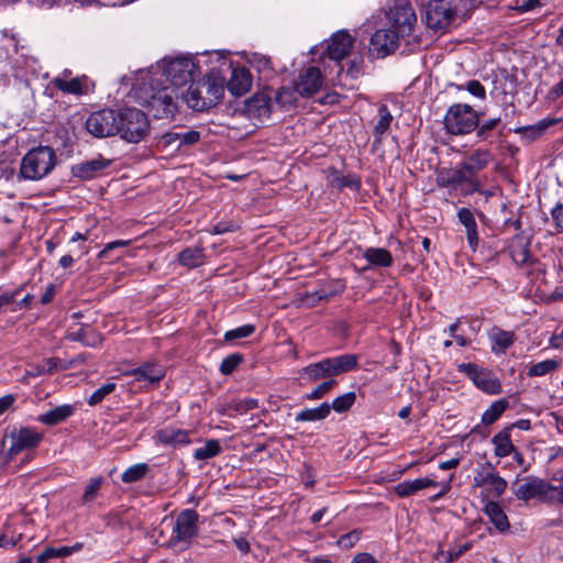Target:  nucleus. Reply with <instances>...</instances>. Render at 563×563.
<instances>
[{
  "label": "nucleus",
  "instance_id": "f257e3e1",
  "mask_svg": "<svg viewBox=\"0 0 563 563\" xmlns=\"http://www.w3.org/2000/svg\"><path fill=\"white\" fill-rule=\"evenodd\" d=\"M181 95L178 88L164 85L157 78L143 81L135 90L137 102L146 107L156 119H174Z\"/></svg>",
  "mask_w": 563,
  "mask_h": 563
},
{
  "label": "nucleus",
  "instance_id": "f03ea898",
  "mask_svg": "<svg viewBox=\"0 0 563 563\" xmlns=\"http://www.w3.org/2000/svg\"><path fill=\"white\" fill-rule=\"evenodd\" d=\"M224 82L225 78L219 71H211L203 79L191 82L181 97L194 111H208L222 100Z\"/></svg>",
  "mask_w": 563,
  "mask_h": 563
},
{
  "label": "nucleus",
  "instance_id": "7ed1b4c3",
  "mask_svg": "<svg viewBox=\"0 0 563 563\" xmlns=\"http://www.w3.org/2000/svg\"><path fill=\"white\" fill-rule=\"evenodd\" d=\"M57 164L55 150L48 145H38L29 150L21 158L19 178L38 181L48 176Z\"/></svg>",
  "mask_w": 563,
  "mask_h": 563
},
{
  "label": "nucleus",
  "instance_id": "20e7f679",
  "mask_svg": "<svg viewBox=\"0 0 563 563\" xmlns=\"http://www.w3.org/2000/svg\"><path fill=\"white\" fill-rule=\"evenodd\" d=\"M358 356L355 354H342L334 357H327L317 363L309 364L300 372L308 382H317L323 378L333 377L357 368Z\"/></svg>",
  "mask_w": 563,
  "mask_h": 563
},
{
  "label": "nucleus",
  "instance_id": "39448f33",
  "mask_svg": "<svg viewBox=\"0 0 563 563\" xmlns=\"http://www.w3.org/2000/svg\"><path fill=\"white\" fill-rule=\"evenodd\" d=\"M118 134L129 143H139L150 132V120L147 115L136 108H124L118 110Z\"/></svg>",
  "mask_w": 563,
  "mask_h": 563
},
{
  "label": "nucleus",
  "instance_id": "423d86ee",
  "mask_svg": "<svg viewBox=\"0 0 563 563\" xmlns=\"http://www.w3.org/2000/svg\"><path fill=\"white\" fill-rule=\"evenodd\" d=\"M198 521L199 514L196 510L185 509L180 511L175 520L167 547L176 551L188 549L192 540L198 536Z\"/></svg>",
  "mask_w": 563,
  "mask_h": 563
},
{
  "label": "nucleus",
  "instance_id": "0eeeda50",
  "mask_svg": "<svg viewBox=\"0 0 563 563\" xmlns=\"http://www.w3.org/2000/svg\"><path fill=\"white\" fill-rule=\"evenodd\" d=\"M443 125L449 134H468L477 126V112L468 104H452L444 115Z\"/></svg>",
  "mask_w": 563,
  "mask_h": 563
},
{
  "label": "nucleus",
  "instance_id": "6e6552de",
  "mask_svg": "<svg viewBox=\"0 0 563 563\" xmlns=\"http://www.w3.org/2000/svg\"><path fill=\"white\" fill-rule=\"evenodd\" d=\"M457 7L454 0H429L426 10V24L433 31H444L454 21Z\"/></svg>",
  "mask_w": 563,
  "mask_h": 563
},
{
  "label": "nucleus",
  "instance_id": "1a4fd4ad",
  "mask_svg": "<svg viewBox=\"0 0 563 563\" xmlns=\"http://www.w3.org/2000/svg\"><path fill=\"white\" fill-rule=\"evenodd\" d=\"M198 69L191 57L179 56L163 59V75L168 86L180 88L194 79Z\"/></svg>",
  "mask_w": 563,
  "mask_h": 563
},
{
  "label": "nucleus",
  "instance_id": "9d476101",
  "mask_svg": "<svg viewBox=\"0 0 563 563\" xmlns=\"http://www.w3.org/2000/svg\"><path fill=\"white\" fill-rule=\"evenodd\" d=\"M117 119L118 110L104 108L91 112L85 122V128L95 137H111L118 134Z\"/></svg>",
  "mask_w": 563,
  "mask_h": 563
},
{
  "label": "nucleus",
  "instance_id": "9b49d317",
  "mask_svg": "<svg viewBox=\"0 0 563 563\" xmlns=\"http://www.w3.org/2000/svg\"><path fill=\"white\" fill-rule=\"evenodd\" d=\"M512 489L514 495L518 500L527 503L536 498L545 503L547 499L550 498L548 496V490L552 488L550 487V482L529 475L521 479L517 478V481L512 483Z\"/></svg>",
  "mask_w": 563,
  "mask_h": 563
},
{
  "label": "nucleus",
  "instance_id": "f8f14e48",
  "mask_svg": "<svg viewBox=\"0 0 563 563\" xmlns=\"http://www.w3.org/2000/svg\"><path fill=\"white\" fill-rule=\"evenodd\" d=\"M459 372L464 373L485 394L498 395L503 391L499 378L489 369L474 363H463L459 365Z\"/></svg>",
  "mask_w": 563,
  "mask_h": 563
},
{
  "label": "nucleus",
  "instance_id": "ddd939ff",
  "mask_svg": "<svg viewBox=\"0 0 563 563\" xmlns=\"http://www.w3.org/2000/svg\"><path fill=\"white\" fill-rule=\"evenodd\" d=\"M437 184L440 187L461 188L465 194L479 191L481 183H474L464 166L460 163L455 168H442L437 175Z\"/></svg>",
  "mask_w": 563,
  "mask_h": 563
},
{
  "label": "nucleus",
  "instance_id": "4468645a",
  "mask_svg": "<svg viewBox=\"0 0 563 563\" xmlns=\"http://www.w3.org/2000/svg\"><path fill=\"white\" fill-rule=\"evenodd\" d=\"M401 37L394 29H379L371 37V51L379 58L394 53Z\"/></svg>",
  "mask_w": 563,
  "mask_h": 563
},
{
  "label": "nucleus",
  "instance_id": "2eb2a0df",
  "mask_svg": "<svg viewBox=\"0 0 563 563\" xmlns=\"http://www.w3.org/2000/svg\"><path fill=\"white\" fill-rule=\"evenodd\" d=\"M111 163V159L104 158L101 154H99L93 159L71 165L70 174L73 177L78 178L79 180H91L101 175L104 169L110 167Z\"/></svg>",
  "mask_w": 563,
  "mask_h": 563
},
{
  "label": "nucleus",
  "instance_id": "dca6fc26",
  "mask_svg": "<svg viewBox=\"0 0 563 563\" xmlns=\"http://www.w3.org/2000/svg\"><path fill=\"white\" fill-rule=\"evenodd\" d=\"M43 439V434L33 428H20L16 432L11 434V446L9 449L10 455L19 454L20 452L29 449L36 448Z\"/></svg>",
  "mask_w": 563,
  "mask_h": 563
},
{
  "label": "nucleus",
  "instance_id": "f3484780",
  "mask_svg": "<svg viewBox=\"0 0 563 563\" xmlns=\"http://www.w3.org/2000/svg\"><path fill=\"white\" fill-rule=\"evenodd\" d=\"M322 82L323 77L320 69L311 66L300 74L296 90L301 97H311L320 90Z\"/></svg>",
  "mask_w": 563,
  "mask_h": 563
},
{
  "label": "nucleus",
  "instance_id": "a211bd4d",
  "mask_svg": "<svg viewBox=\"0 0 563 563\" xmlns=\"http://www.w3.org/2000/svg\"><path fill=\"white\" fill-rule=\"evenodd\" d=\"M505 130V124L501 118H493L487 120H479V113H477V126L475 128L476 137L478 142H485L493 144L499 139Z\"/></svg>",
  "mask_w": 563,
  "mask_h": 563
},
{
  "label": "nucleus",
  "instance_id": "6ab92c4d",
  "mask_svg": "<svg viewBox=\"0 0 563 563\" xmlns=\"http://www.w3.org/2000/svg\"><path fill=\"white\" fill-rule=\"evenodd\" d=\"M416 21V14L410 5H398L391 11V29L400 34L401 37L411 34Z\"/></svg>",
  "mask_w": 563,
  "mask_h": 563
},
{
  "label": "nucleus",
  "instance_id": "aec40b11",
  "mask_svg": "<svg viewBox=\"0 0 563 563\" xmlns=\"http://www.w3.org/2000/svg\"><path fill=\"white\" fill-rule=\"evenodd\" d=\"M492 161L493 155L488 150L477 148L461 163L470 178L474 183H479L477 174L485 169Z\"/></svg>",
  "mask_w": 563,
  "mask_h": 563
},
{
  "label": "nucleus",
  "instance_id": "412c9836",
  "mask_svg": "<svg viewBox=\"0 0 563 563\" xmlns=\"http://www.w3.org/2000/svg\"><path fill=\"white\" fill-rule=\"evenodd\" d=\"M244 112L250 119H268L272 112L271 98L265 93L254 95L245 100Z\"/></svg>",
  "mask_w": 563,
  "mask_h": 563
},
{
  "label": "nucleus",
  "instance_id": "4be33fe9",
  "mask_svg": "<svg viewBox=\"0 0 563 563\" xmlns=\"http://www.w3.org/2000/svg\"><path fill=\"white\" fill-rule=\"evenodd\" d=\"M474 484L478 487H487L488 493L495 497L501 496L508 486L507 481L497 472H478L474 477Z\"/></svg>",
  "mask_w": 563,
  "mask_h": 563
},
{
  "label": "nucleus",
  "instance_id": "5701e85b",
  "mask_svg": "<svg viewBox=\"0 0 563 563\" xmlns=\"http://www.w3.org/2000/svg\"><path fill=\"white\" fill-rule=\"evenodd\" d=\"M354 38L346 31L336 32L328 45V56L336 62L345 58L351 52Z\"/></svg>",
  "mask_w": 563,
  "mask_h": 563
},
{
  "label": "nucleus",
  "instance_id": "b1692460",
  "mask_svg": "<svg viewBox=\"0 0 563 563\" xmlns=\"http://www.w3.org/2000/svg\"><path fill=\"white\" fill-rule=\"evenodd\" d=\"M156 439L164 445H170L173 448L186 446L191 443L190 431L166 427L156 432Z\"/></svg>",
  "mask_w": 563,
  "mask_h": 563
},
{
  "label": "nucleus",
  "instance_id": "393cba45",
  "mask_svg": "<svg viewBox=\"0 0 563 563\" xmlns=\"http://www.w3.org/2000/svg\"><path fill=\"white\" fill-rule=\"evenodd\" d=\"M560 120L555 118H544L534 124L519 126L514 132L521 136V139L528 143H531L541 137L545 131L556 124Z\"/></svg>",
  "mask_w": 563,
  "mask_h": 563
},
{
  "label": "nucleus",
  "instance_id": "a878e982",
  "mask_svg": "<svg viewBox=\"0 0 563 563\" xmlns=\"http://www.w3.org/2000/svg\"><path fill=\"white\" fill-rule=\"evenodd\" d=\"M252 87V76L244 67L234 68L228 80V90L236 97L246 93Z\"/></svg>",
  "mask_w": 563,
  "mask_h": 563
},
{
  "label": "nucleus",
  "instance_id": "bb28decb",
  "mask_svg": "<svg viewBox=\"0 0 563 563\" xmlns=\"http://www.w3.org/2000/svg\"><path fill=\"white\" fill-rule=\"evenodd\" d=\"M200 137V132L196 130H188L185 132L169 131L163 134L161 143L164 146L176 145V148L179 150L181 146H190L198 143Z\"/></svg>",
  "mask_w": 563,
  "mask_h": 563
},
{
  "label": "nucleus",
  "instance_id": "cd10ccee",
  "mask_svg": "<svg viewBox=\"0 0 563 563\" xmlns=\"http://www.w3.org/2000/svg\"><path fill=\"white\" fill-rule=\"evenodd\" d=\"M457 219L465 228L468 246L473 252H475L478 246L479 238L473 211L468 208H461L457 210Z\"/></svg>",
  "mask_w": 563,
  "mask_h": 563
},
{
  "label": "nucleus",
  "instance_id": "c85d7f7f",
  "mask_svg": "<svg viewBox=\"0 0 563 563\" xmlns=\"http://www.w3.org/2000/svg\"><path fill=\"white\" fill-rule=\"evenodd\" d=\"M484 512L489 518L496 530L504 533L510 528V523L504 509L497 501L487 500L484 506Z\"/></svg>",
  "mask_w": 563,
  "mask_h": 563
},
{
  "label": "nucleus",
  "instance_id": "c756f323",
  "mask_svg": "<svg viewBox=\"0 0 563 563\" xmlns=\"http://www.w3.org/2000/svg\"><path fill=\"white\" fill-rule=\"evenodd\" d=\"M435 486H438V482L428 477H422L413 481H404L397 484L394 487V490L399 497L405 498L415 495L419 490Z\"/></svg>",
  "mask_w": 563,
  "mask_h": 563
},
{
  "label": "nucleus",
  "instance_id": "7c9ffc66",
  "mask_svg": "<svg viewBox=\"0 0 563 563\" xmlns=\"http://www.w3.org/2000/svg\"><path fill=\"white\" fill-rule=\"evenodd\" d=\"M65 368L66 367L62 366V361L58 357H47L44 358L41 363L31 364L26 369L25 375L30 377L52 375L57 371Z\"/></svg>",
  "mask_w": 563,
  "mask_h": 563
},
{
  "label": "nucleus",
  "instance_id": "2f4dec72",
  "mask_svg": "<svg viewBox=\"0 0 563 563\" xmlns=\"http://www.w3.org/2000/svg\"><path fill=\"white\" fill-rule=\"evenodd\" d=\"M363 257L371 266L376 267H390L394 263L391 253L384 247H367Z\"/></svg>",
  "mask_w": 563,
  "mask_h": 563
},
{
  "label": "nucleus",
  "instance_id": "473e14b6",
  "mask_svg": "<svg viewBox=\"0 0 563 563\" xmlns=\"http://www.w3.org/2000/svg\"><path fill=\"white\" fill-rule=\"evenodd\" d=\"M492 443L495 446V455L498 457H506L516 451L510 438V428L507 427L493 437Z\"/></svg>",
  "mask_w": 563,
  "mask_h": 563
},
{
  "label": "nucleus",
  "instance_id": "72a5a7b5",
  "mask_svg": "<svg viewBox=\"0 0 563 563\" xmlns=\"http://www.w3.org/2000/svg\"><path fill=\"white\" fill-rule=\"evenodd\" d=\"M178 263L187 268H196L205 263L203 249L197 246H188L184 249L177 256Z\"/></svg>",
  "mask_w": 563,
  "mask_h": 563
},
{
  "label": "nucleus",
  "instance_id": "f704fd0d",
  "mask_svg": "<svg viewBox=\"0 0 563 563\" xmlns=\"http://www.w3.org/2000/svg\"><path fill=\"white\" fill-rule=\"evenodd\" d=\"M86 78H73L70 80H66L60 77H56L52 80L53 86L64 93L81 96L87 92L85 87Z\"/></svg>",
  "mask_w": 563,
  "mask_h": 563
},
{
  "label": "nucleus",
  "instance_id": "c9c22d12",
  "mask_svg": "<svg viewBox=\"0 0 563 563\" xmlns=\"http://www.w3.org/2000/svg\"><path fill=\"white\" fill-rule=\"evenodd\" d=\"M131 375H134L137 380H147L150 383H157L164 376V368L159 365L153 363H146L131 372Z\"/></svg>",
  "mask_w": 563,
  "mask_h": 563
},
{
  "label": "nucleus",
  "instance_id": "e433bc0d",
  "mask_svg": "<svg viewBox=\"0 0 563 563\" xmlns=\"http://www.w3.org/2000/svg\"><path fill=\"white\" fill-rule=\"evenodd\" d=\"M73 412L74 409L70 405L58 406L41 415L38 421L46 426H56L69 418Z\"/></svg>",
  "mask_w": 563,
  "mask_h": 563
},
{
  "label": "nucleus",
  "instance_id": "4c0bfd02",
  "mask_svg": "<svg viewBox=\"0 0 563 563\" xmlns=\"http://www.w3.org/2000/svg\"><path fill=\"white\" fill-rule=\"evenodd\" d=\"M331 412L329 402H322L316 408H306L296 415L297 422H311L325 419Z\"/></svg>",
  "mask_w": 563,
  "mask_h": 563
},
{
  "label": "nucleus",
  "instance_id": "58836bf2",
  "mask_svg": "<svg viewBox=\"0 0 563 563\" xmlns=\"http://www.w3.org/2000/svg\"><path fill=\"white\" fill-rule=\"evenodd\" d=\"M509 407V401L506 398H501L492 402V405L483 412L482 415V423L485 426H490L495 423L501 415Z\"/></svg>",
  "mask_w": 563,
  "mask_h": 563
},
{
  "label": "nucleus",
  "instance_id": "ea45409f",
  "mask_svg": "<svg viewBox=\"0 0 563 563\" xmlns=\"http://www.w3.org/2000/svg\"><path fill=\"white\" fill-rule=\"evenodd\" d=\"M378 120L377 123L374 125V136L376 139V142H380L383 135L387 132V130L390 126V123L394 120L393 114L390 113L388 107L386 104H380L377 110Z\"/></svg>",
  "mask_w": 563,
  "mask_h": 563
},
{
  "label": "nucleus",
  "instance_id": "a19ab883",
  "mask_svg": "<svg viewBox=\"0 0 563 563\" xmlns=\"http://www.w3.org/2000/svg\"><path fill=\"white\" fill-rule=\"evenodd\" d=\"M222 452V446L217 439L207 440L205 445L194 451V459L197 461H207L218 456Z\"/></svg>",
  "mask_w": 563,
  "mask_h": 563
},
{
  "label": "nucleus",
  "instance_id": "79ce46f5",
  "mask_svg": "<svg viewBox=\"0 0 563 563\" xmlns=\"http://www.w3.org/2000/svg\"><path fill=\"white\" fill-rule=\"evenodd\" d=\"M103 483L104 478L102 476L90 478L81 496L80 504L82 506H88L92 501H95L96 498L99 496Z\"/></svg>",
  "mask_w": 563,
  "mask_h": 563
},
{
  "label": "nucleus",
  "instance_id": "37998d69",
  "mask_svg": "<svg viewBox=\"0 0 563 563\" xmlns=\"http://www.w3.org/2000/svg\"><path fill=\"white\" fill-rule=\"evenodd\" d=\"M494 345L498 346L500 351L509 349L515 342V334L510 331H505L500 328H493L489 334Z\"/></svg>",
  "mask_w": 563,
  "mask_h": 563
},
{
  "label": "nucleus",
  "instance_id": "c03bdc74",
  "mask_svg": "<svg viewBox=\"0 0 563 563\" xmlns=\"http://www.w3.org/2000/svg\"><path fill=\"white\" fill-rule=\"evenodd\" d=\"M150 472L146 463H137L128 467L121 475V479L125 484H132L143 479Z\"/></svg>",
  "mask_w": 563,
  "mask_h": 563
},
{
  "label": "nucleus",
  "instance_id": "a18cd8bd",
  "mask_svg": "<svg viewBox=\"0 0 563 563\" xmlns=\"http://www.w3.org/2000/svg\"><path fill=\"white\" fill-rule=\"evenodd\" d=\"M560 366V362L553 358L544 360L531 365L528 369L529 377L544 376Z\"/></svg>",
  "mask_w": 563,
  "mask_h": 563
},
{
  "label": "nucleus",
  "instance_id": "49530a36",
  "mask_svg": "<svg viewBox=\"0 0 563 563\" xmlns=\"http://www.w3.org/2000/svg\"><path fill=\"white\" fill-rule=\"evenodd\" d=\"M355 400L356 394L354 391H349L334 398L332 404H330V407L335 412L343 413L354 405Z\"/></svg>",
  "mask_w": 563,
  "mask_h": 563
},
{
  "label": "nucleus",
  "instance_id": "de8ad7c7",
  "mask_svg": "<svg viewBox=\"0 0 563 563\" xmlns=\"http://www.w3.org/2000/svg\"><path fill=\"white\" fill-rule=\"evenodd\" d=\"M296 93H298L296 87L294 89L290 87H282L275 95V101L282 108L292 107L297 101Z\"/></svg>",
  "mask_w": 563,
  "mask_h": 563
},
{
  "label": "nucleus",
  "instance_id": "09e8293b",
  "mask_svg": "<svg viewBox=\"0 0 563 563\" xmlns=\"http://www.w3.org/2000/svg\"><path fill=\"white\" fill-rule=\"evenodd\" d=\"M244 357L241 353H232L224 357L220 364L219 371L222 375H231L238 366L243 362Z\"/></svg>",
  "mask_w": 563,
  "mask_h": 563
},
{
  "label": "nucleus",
  "instance_id": "8fccbe9b",
  "mask_svg": "<svg viewBox=\"0 0 563 563\" xmlns=\"http://www.w3.org/2000/svg\"><path fill=\"white\" fill-rule=\"evenodd\" d=\"M470 549H471V544L465 543V544L459 545L454 549H450L448 551L440 550L437 553L435 558L439 561H441L442 563H451L454 560H456L457 558H460L464 552L468 551Z\"/></svg>",
  "mask_w": 563,
  "mask_h": 563
},
{
  "label": "nucleus",
  "instance_id": "3c124183",
  "mask_svg": "<svg viewBox=\"0 0 563 563\" xmlns=\"http://www.w3.org/2000/svg\"><path fill=\"white\" fill-rule=\"evenodd\" d=\"M117 388V385L114 383H107L96 389L90 397L88 398L87 402L89 406H97L100 404L108 395H110L112 391H114Z\"/></svg>",
  "mask_w": 563,
  "mask_h": 563
},
{
  "label": "nucleus",
  "instance_id": "603ef678",
  "mask_svg": "<svg viewBox=\"0 0 563 563\" xmlns=\"http://www.w3.org/2000/svg\"><path fill=\"white\" fill-rule=\"evenodd\" d=\"M255 332V325L243 324L235 329L229 330L224 333L223 338L225 341L231 342L239 339H244L252 335Z\"/></svg>",
  "mask_w": 563,
  "mask_h": 563
},
{
  "label": "nucleus",
  "instance_id": "864d4df0",
  "mask_svg": "<svg viewBox=\"0 0 563 563\" xmlns=\"http://www.w3.org/2000/svg\"><path fill=\"white\" fill-rule=\"evenodd\" d=\"M335 385H336V380H334V379L324 380L321 384H319L317 387H314L309 394H307L306 398L309 400L321 399Z\"/></svg>",
  "mask_w": 563,
  "mask_h": 563
},
{
  "label": "nucleus",
  "instance_id": "5fc2aeb1",
  "mask_svg": "<svg viewBox=\"0 0 563 563\" xmlns=\"http://www.w3.org/2000/svg\"><path fill=\"white\" fill-rule=\"evenodd\" d=\"M510 254H511L514 262L517 265L528 264L529 260L531 257L529 249L525 244L512 245L510 249Z\"/></svg>",
  "mask_w": 563,
  "mask_h": 563
},
{
  "label": "nucleus",
  "instance_id": "6e6d98bb",
  "mask_svg": "<svg viewBox=\"0 0 563 563\" xmlns=\"http://www.w3.org/2000/svg\"><path fill=\"white\" fill-rule=\"evenodd\" d=\"M257 407L258 400L255 398H247L229 405V409H233L238 413H245L250 410L256 409Z\"/></svg>",
  "mask_w": 563,
  "mask_h": 563
},
{
  "label": "nucleus",
  "instance_id": "4d7b16f0",
  "mask_svg": "<svg viewBox=\"0 0 563 563\" xmlns=\"http://www.w3.org/2000/svg\"><path fill=\"white\" fill-rule=\"evenodd\" d=\"M130 244H131V240H115V241L109 242L99 252L98 258H100V260L110 258L111 252L115 251L117 249L126 247Z\"/></svg>",
  "mask_w": 563,
  "mask_h": 563
},
{
  "label": "nucleus",
  "instance_id": "13d9d810",
  "mask_svg": "<svg viewBox=\"0 0 563 563\" xmlns=\"http://www.w3.org/2000/svg\"><path fill=\"white\" fill-rule=\"evenodd\" d=\"M361 538V530L354 529L343 536H341L338 540L339 547L343 549H351L355 545V543Z\"/></svg>",
  "mask_w": 563,
  "mask_h": 563
},
{
  "label": "nucleus",
  "instance_id": "bf43d9fd",
  "mask_svg": "<svg viewBox=\"0 0 563 563\" xmlns=\"http://www.w3.org/2000/svg\"><path fill=\"white\" fill-rule=\"evenodd\" d=\"M550 487L552 489L548 490V496L550 497L547 499L545 503L548 504H561L563 505V485L555 486L550 483Z\"/></svg>",
  "mask_w": 563,
  "mask_h": 563
},
{
  "label": "nucleus",
  "instance_id": "052dcab7",
  "mask_svg": "<svg viewBox=\"0 0 563 563\" xmlns=\"http://www.w3.org/2000/svg\"><path fill=\"white\" fill-rule=\"evenodd\" d=\"M465 89L473 96L484 99L486 96L485 87L476 79L470 80Z\"/></svg>",
  "mask_w": 563,
  "mask_h": 563
},
{
  "label": "nucleus",
  "instance_id": "680f3d73",
  "mask_svg": "<svg viewBox=\"0 0 563 563\" xmlns=\"http://www.w3.org/2000/svg\"><path fill=\"white\" fill-rule=\"evenodd\" d=\"M336 186L343 188L347 187L351 189H357L360 187V180L354 176H341L334 179Z\"/></svg>",
  "mask_w": 563,
  "mask_h": 563
},
{
  "label": "nucleus",
  "instance_id": "e2e57ef3",
  "mask_svg": "<svg viewBox=\"0 0 563 563\" xmlns=\"http://www.w3.org/2000/svg\"><path fill=\"white\" fill-rule=\"evenodd\" d=\"M238 229V225L230 221V222H218L217 224H214L212 227V230L211 232L213 234H223V233H227V232H233Z\"/></svg>",
  "mask_w": 563,
  "mask_h": 563
},
{
  "label": "nucleus",
  "instance_id": "0e129e2a",
  "mask_svg": "<svg viewBox=\"0 0 563 563\" xmlns=\"http://www.w3.org/2000/svg\"><path fill=\"white\" fill-rule=\"evenodd\" d=\"M552 219L556 228L563 231V203H560L552 209Z\"/></svg>",
  "mask_w": 563,
  "mask_h": 563
},
{
  "label": "nucleus",
  "instance_id": "69168bd1",
  "mask_svg": "<svg viewBox=\"0 0 563 563\" xmlns=\"http://www.w3.org/2000/svg\"><path fill=\"white\" fill-rule=\"evenodd\" d=\"M46 550H47V554H48L49 559L69 556V550H67V547H60V548L47 547Z\"/></svg>",
  "mask_w": 563,
  "mask_h": 563
},
{
  "label": "nucleus",
  "instance_id": "338daca9",
  "mask_svg": "<svg viewBox=\"0 0 563 563\" xmlns=\"http://www.w3.org/2000/svg\"><path fill=\"white\" fill-rule=\"evenodd\" d=\"M563 96V79L555 84L548 92L550 100H556Z\"/></svg>",
  "mask_w": 563,
  "mask_h": 563
},
{
  "label": "nucleus",
  "instance_id": "774afa93",
  "mask_svg": "<svg viewBox=\"0 0 563 563\" xmlns=\"http://www.w3.org/2000/svg\"><path fill=\"white\" fill-rule=\"evenodd\" d=\"M351 563H378V562L372 554L363 552V553L356 554Z\"/></svg>",
  "mask_w": 563,
  "mask_h": 563
}]
</instances>
